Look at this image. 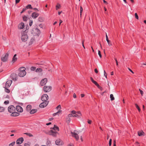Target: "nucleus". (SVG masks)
<instances>
[{
	"mask_svg": "<svg viewBox=\"0 0 146 146\" xmlns=\"http://www.w3.org/2000/svg\"><path fill=\"white\" fill-rule=\"evenodd\" d=\"M29 36L26 30L25 31H22L21 33V39L23 42H27L29 40Z\"/></svg>",
	"mask_w": 146,
	"mask_h": 146,
	"instance_id": "1",
	"label": "nucleus"
},
{
	"mask_svg": "<svg viewBox=\"0 0 146 146\" xmlns=\"http://www.w3.org/2000/svg\"><path fill=\"white\" fill-rule=\"evenodd\" d=\"M32 34L31 36H38L40 33V31L37 28L33 29L31 31Z\"/></svg>",
	"mask_w": 146,
	"mask_h": 146,
	"instance_id": "2",
	"label": "nucleus"
},
{
	"mask_svg": "<svg viewBox=\"0 0 146 146\" xmlns=\"http://www.w3.org/2000/svg\"><path fill=\"white\" fill-rule=\"evenodd\" d=\"M9 52L8 51L5 55H3L1 58V61L3 62H7L8 60V57Z\"/></svg>",
	"mask_w": 146,
	"mask_h": 146,
	"instance_id": "3",
	"label": "nucleus"
},
{
	"mask_svg": "<svg viewBox=\"0 0 146 146\" xmlns=\"http://www.w3.org/2000/svg\"><path fill=\"white\" fill-rule=\"evenodd\" d=\"M79 133L76 131H74L73 132H71V134L72 136L74 137L76 140H78L79 139V137L78 135Z\"/></svg>",
	"mask_w": 146,
	"mask_h": 146,
	"instance_id": "4",
	"label": "nucleus"
},
{
	"mask_svg": "<svg viewBox=\"0 0 146 146\" xmlns=\"http://www.w3.org/2000/svg\"><path fill=\"white\" fill-rule=\"evenodd\" d=\"M8 110L9 112L12 113L15 111V108L13 106L11 105L8 107Z\"/></svg>",
	"mask_w": 146,
	"mask_h": 146,
	"instance_id": "5",
	"label": "nucleus"
},
{
	"mask_svg": "<svg viewBox=\"0 0 146 146\" xmlns=\"http://www.w3.org/2000/svg\"><path fill=\"white\" fill-rule=\"evenodd\" d=\"M51 86H44L43 88V90L45 92H49L51 90Z\"/></svg>",
	"mask_w": 146,
	"mask_h": 146,
	"instance_id": "6",
	"label": "nucleus"
},
{
	"mask_svg": "<svg viewBox=\"0 0 146 146\" xmlns=\"http://www.w3.org/2000/svg\"><path fill=\"white\" fill-rule=\"evenodd\" d=\"M45 102H42L39 105V107L40 108H43L46 107L48 103V101H45Z\"/></svg>",
	"mask_w": 146,
	"mask_h": 146,
	"instance_id": "7",
	"label": "nucleus"
},
{
	"mask_svg": "<svg viewBox=\"0 0 146 146\" xmlns=\"http://www.w3.org/2000/svg\"><path fill=\"white\" fill-rule=\"evenodd\" d=\"M47 82V79L46 78H44L42 79L40 82V84L41 86L45 85Z\"/></svg>",
	"mask_w": 146,
	"mask_h": 146,
	"instance_id": "8",
	"label": "nucleus"
},
{
	"mask_svg": "<svg viewBox=\"0 0 146 146\" xmlns=\"http://www.w3.org/2000/svg\"><path fill=\"white\" fill-rule=\"evenodd\" d=\"M48 98V96L47 94H44L41 97V100L42 101H47Z\"/></svg>",
	"mask_w": 146,
	"mask_h": 146,
	"instance_id": "9",
	"label": "nucleus"
},
{
	"mask_svg": "<svg viewBox=\"0 0 146 146\" xmlns=\"http://www.w3.org/2000/svg\"><path fill=\"white\" fill-rule=\"evenodd\" d=\"M12 82V81L11 80H8L6 83L5 84V87L7 88L10 87L11 84Z\"/></svg>",
	"mask_w": 146,
	"mask_h": 146,
	"instance_id": "10",
	"label": "nucleus"
},
{
	"mask_svg": "<svg viewBox=\"0 0 146 146\" xmlns=\"http://www.w3.org/2000/svg\"><path fill=\"white\" fill-rule=\"evenodd\" d=\"M26 72H22L19 71L18 75L20 77H23L26 75Z\"/></svg>",
	"mask_w": 146,
	"mask_h": 146,
	"instance_id": "11",
	"label": "nucleus"
},
{
	"mask_svg": "<svg viewBox=\"0 0 146 146\" xmlns=\"http://www.w3.org/2000/svg\"><path fill=\"white\" fill-rule=\"evenodd\" d=\"M24 141L23 139V137H21L18 139L16 141V143L17 144L19 145L21 144Z\"/></svg>",
	"mask_w": 146,
	"mask_h": 146,
	"instance_id": "12",
	"label": "nucleus"
},
{
	"mask_svg": "<svg viewBox=\"0 0 146 146\" xmlns=\"http://www.w3.org/2000/svg\"><path fill=\"white\" fill-rule=\"evenodd\" d=\"M16 109L17 111L19 112H22L23 111L22 108L19 106H16Z\"/></svg>",
	"mask_w": 146,
	"mask_h": 146,
	"instance_id": "13",
	"label": "nucleus"
},
{
	"mask_svg": "<svg viewBox=\"0 0 146 146\" xmlns=\"http://www.w3.org/2000/svg\"><path fill=\"white\" fill-rule=\"evenodd\" d=\"M30 37H31V38L29 42V45L32 44L35 40L34 36H31Z\"/></svg>",
	"mask_w": 146,
	"mask_h": 146,
	"instance_id": "14",
	"label": "nucleus"
},
{
	"mask_svg": "<svg viewBox=\"0 0 146 146\" xmlns=\"http://www.w3.org/2000/svg\"><path fill=\"white\" fill-rule=\"evenodd\" d=\"M11 77L13 80L16 81L17 79V76L15 74H12L11 75Z\"/></svg>",
	"mask_w": 146,
	"mask_h": 146,
	"instance_id": "15",
	"label": "nucleus"
},
{
	"mask_svg": "<svg viewBox=\"0 0 146 146\" xmlns=\"http://www.w3.org/2000/svg\"><path fill=\"white\" fill-rule=\"evenodd\" d=\"M71 113L70 114L68 115V117H74V116H76L74 115V114H76V111L74 110H73L70 112Z\"/></svg>",
	"mask_w": 146,
	"mask_h": 146,
	"instance_id": "16",
	"label": "nucleus"
},
{
	"mask_svg": "<svg viewBox=\"0 0 146 146\" xmlns=\"http://www.w3.org/2000/svg\"><path fill=\"white\" fill-rule=\"evenodd\" d=\"M24 26V24L23 23H21L18 25V28L19 29H22L23 28Z\"/></svg>",
	"mask_w": 146,
	"mask_h": 146,
	"instance_id": "17",
	"label": "nucleus"
},
{
	"mask_svg": "<svg viewBox=\"0 0 146 146\" xmlns=\"http://www.w3.org/2000/svg\"><path fill=\"white\" fill-rule=\"evenodd\" d=\"M57 133V132L56 131H54L52 130H51L50 132V135L54 137H55L56 136Z\"/></svg>",
	"mask_w": 146,
	"mask_h": 146,
	"instance_id": "18",
	"label": "nucleus"
},
{
	"mask_svg": "<svg viewBox=\"0 0 146 146\" xmlns=\"http://www.w3.org/2000/svg\"><path fill=\"white\" fill-rule=\"evenodd\" d=\"M39 15V14L36 12H34L32 14V17L33 19H35Z\"/></svg>",
	"mask_w": 146,
	"mask_h": 146,
	"instance_id": "19",
	"label": "nucleus"
},
{
	"mask_svg": "<svg viewBox=\"0 0 146 146\" xmlns=\"http://www.w3.org/2000/svg\"><path fill=\"white\" fill-rule=\"evenodd\" d=\"M138 135L139 136H144L145 135L144 132L142 130L138 131Z\"/></svg>",
	"mask_w": 146,
	"mask_h": 146,
	"instance_id": "20",
	"label": "nucleus"
},
{
	"mask_svg": "<svg viewBox=\"0 0 146 146\" xmlns=\"http://www.w3.org/2000/svg\"><path fill=\"white\" fill-rule=\"evenodd\" d=\"M55 143L57 145H61L62 144V141L59 139L57 140L56 141Z\"/></svg>",
	"mask_w": 146,
	"mask_h": 146,
	"instance_id": "21",
	"label": "nucleus"
},
{
	"mask_svg": "<svg viewBox=\"0 0 146 146\" xmlns=\"http://www.w3.org/2000/svg\"><path fill=\"white\" fill-rule=\"evenodd\" d=\"M19 114V113L17 112L14 111L11 114V115L13 116H18Z\"/></svg>",
	"mask_w": 146,
	"mask_h": 146,
	"instance_id": "22",
	"label": "nucleus"
},
{
	"mask_svg": "<svg viewBox=\"0 0 146 146\" xmlns=\"http://www.w3.org/2000/svg\"><path fill=\"white\" fill-rule=\"evenodd\" d=\"M62 111V110H58V111L57 112L53 113L52 114V115L53 116H54L57 115H59L60 114H61V113Z\"/></svg>",
	"mask_w": 146,
	"mask_h": 146,
	"instance_id": "23",
	"label": "nucleus"
},
{
	"mask_svg": "<svg viewBox=\"0 0 146 146\" xmlns=\"http://www.w3.org/2000/svg\"><path fill=\"white\" fill-rule=\"evenodd\" d=\"M17 56L16 54H15L14 55L13 57V58L12 62L14 63L16 62L17 60V58L16 56Z\"/></svg>",
	"mask_w": 146,
	"mask_h": 146,
	"instance_id": "24",
	"label": "nucleus"
},
{
	"mask_svg": "<svg viewBox=\"0 0 146 146\" xmlns=\"http://www.w3.org/2000/svg\"><path fill=\"white\" fill-rule=\"evenodd\" d=\"M53 129L52 130H53V131H59V129L58 127L57 126L55 125H54V127L53 128Z\"/></svg>",
	"mask_w": 146,
	"mask_h": 146,
	"instance_id": "25",
	"label": "nucleus"
},
{
	"mask_svg": "<svg viewBox=\"0 0 146 146\" xmlns=\"http://www.w3.org/2000/svg\"><path fill=\"white\" fill-rule=\"evenodd\" d=\"M31 105H28L26 107V110L27 111H29L31 109Z\"/></svg>",
	"mask_w": 146,
	"mask_h": 146,
	"instance_id": "26",
	"label": "nucleus"
},
{
	"mask_svg": "<svg viewBox=\"0 0 146 146\" xmlns=\"http://www.w3.org/2000/svg\"><path fill=\"white\" fill-rule=\"evenodd\" d=\"M71 121V119L70 117H68V116L66 119V122L68 123H69Z\"/></svg>",
	"mask_w": 146,
	"mask_h": 146,
	"instance_id": "27",
	"label": "nucleus"
},
{
	"mask_svg": "<svg viewBox=\"0 0 146 146\" xmlns=\"http://www.w3.org/2000/svg\"><path fill=\"white\" fill-rule=\"evenodd\" d=\"M25 69H26L25 67H21L19 68V71L22 72H26L25 71Z\"/></svg>",
	"mask_w": 146,
	"mask_h": 146,
	"instance_id": "28",
	"label": "nucleus"
},
{
	"mask_svg": "<svg viewBox=\"0 0 146 146\" xmlns=\"http://www.w3.org/2000/svg\"><path fill=\"white\" fill-rule=\"evenodd\" d=\"M36 110L35 109H33L30 111V113L31 114H33L36 113Z\"/></svg>",
	"mask_w": 146,
	"mask_h": 146,
	"instance_id": "29",
	"label": "nucleus"
},
{
	"mask_svg": "<svg viewBox=\"0 0 146 146\" xmlns=\"http://www.w3.org/2000/svg\"><path fill=\"white\" fill-rule=\"evenodd\" d=\"M38 19L39 21L41 22L43 21L44 20V18L43 17H39Z\"/></svg>",
	"mask_w": 146,
	"mask_h": 146,
	"instance_id": "30",
	"label": "nucleus"
},
{
	"mask_svg": "<svg viewBox=\"0 0 146 146\" xmlns=\"http://www.w3.org/2000/svg\"><path fill=\"white\" fill-rule=\"evenodd\" d=\"M110 96L111 101H113L114 100L115 98L113 94H111Z\"/></svg>",
	"mask_w": 146,
	"mask_h": 146,
	"instance_id": "31",
	"label": "nucleus"
},
{
	"mask_svg": "<svg viewBox=\"0 0 146 146\" xmlns=\"http://www.w3.org/2000/svg\"><path fill=\"white\" fill-rule=\"evenodd\" d=\"M5 110L4 107L0 106V112H1L4 111Z\"/></svg>",
	"mask_w": 146,
	"mask_h": 146,
	"instance_id": "32",
	"label": "nucleus"
},
{
	"mask_svg": "<svg viewBox=\"0 0 146 146\" xmlns=\"http://www.w3.org/2000/svg\"><path fill=\"white\" fill-rule=\"evenodd\" d=\"M42 71V69L40 68H38L36 70V72H40Z\"/></svg>",
	"mask_w": 146,
	"mask_h": 146,
	"instance_id": "33",
	"label": "nucleus"
},
{
	"mask_svg": "<svg viewBox=\"0 0 146 146\" xmlns=\"http://www.w3.org/2000/svg\"><path fill=\"white\" fill-rule=\"evenodd\" d=\"M26 8V9H32L33 8L31 6V5H27L26 7V8Z\"/></svg>",
	"mask_w": 146,
	"mask_h": 146,
	"instance_id": "34",
	"label": "nucleus"
},
{
	"mask_svg": "<svg viewBox=\"0 0 146 146\" xmlns=\"http://www.w3.org/2000/svg\"><path fill=\"white\" fill-rule=\"evenodd\" d=\"M60 8V4L58 3L56 7V10H57L58 9Z\"/></svg>",
	"mask_w": 146,
	"mask_h": 146,
	"instance_id": "35",
	"label": "nucleus"
},
{
	"mask_svg": "<svg viewBox=\"0 0 146 146\" xmlns=\"http://www.w3.org/2000/svg\"><path fill=\"white\" fill-rule=\"evenodd\" d=\"M6 87H4L5 88V92L8 93H9L10 92V90Z\"/></svg>",
	"mask_w": 146,
	"mask_h": 146,
	"instance_id": "36",
	"label": "nucleus"
},
{
	"mask_svg": "<svg viewBox=\"0 0 146 146\" xmlns=\"http://www.w3.org/2000/svg\"><path fill=\"white\" fill-rule=\"evenodd\" d=\"M56 109L57 110H61V106L60 105H58L56 108Z\"/></svg>",
	"mask_w": 146,
	"mask_h": 146,
	"instance_id": "37",
	"label": "nucleus"
},
{
	"mask_svg": "<svg viewBox=\"0 0 146 146\" xmlns=\"http://www.w3.org/2000/svg\"><path fill=\"white\" fill-rule=\"evenodd\" d=\"M135 105L137 108L138 110V111L139 112H140L141 111V109L139 108V106L136 104H135Z\"/></svg>",
	"mask_w": 146,
	"mask_h": 146,
	"instance_id": "38",
	"label": "nucleus"
},
{
	"mask_svg": "<svg viewBox=\"0 0 146 146\" xmlns=\"http://www.w3.org/2000/svg\"><path fill=\"white\" fill-rule=\"evenodd\" d=\"M106 41H107L108 44L109 46H111L112 45L111 42L109 40V39L106 40Z\"/></svg>",
	"mask_w": 146,
	"mask_h": 146,
	"instance_id": "39",
	"label": "nucleus"
},
{
	"mask_svg": "<svg viewBox=\"0 0 146 146\" xmlns=\"http://www.w3.org/2000/svg\"><path fill=\"white\" fill-rule=\"evenodd\" d=\"M24 134H26L27 135L29 136V137H32L33 136V135L30 133H24Z\"/></svg>",
	"mask_w": 146,
	"mask_h": 146,
	"instance_id": "40",
	"label": "nucleus"
},
{
	"mask_svg": "<svg viewBox=\"0 0 146 146\" xmlns=\"http://www.w3.org/2000/svg\"><path fill=\"white\" fill-rule=\"evenodd\" d=\"M36 69V68L34 66H32L31 68V71H34Z\"/></svg>",
	"mask_w": 146,
	"mask_h": 146,
	"instance_id": "41",
	"label": "nucleus"
},
{
	"mask_svg": "<svg viewBox=\"0 0 146 146\" xmlns=\"http://www.w3.org/2000/svg\"><path fill=\"white\" fill-rule=\"evenodd\" d=\"M15 143V142H13L9 144V146H13Z\"/></svg>",
	"mask_w": 146,
	"mask_h": 146,
	"instance_id": "42",
	"label": "nucleus"
},
{
	"mask_svg": "<svg viewBox=\"0 0 146 146\" xmlns=\"http://www.w3.org/2000/svg\"><path fill=\"white\" fill-rule=\"evenodd\" d=\"M98 54L99 55L100 57V58H101L102 57V55L101 53V52H100V50L98 51Z\"/></svg>",
	"mask_w": 146,
	"mask_h": 146,
	"instance_id": "43",
	"label": "nucleus"
},
{
	"mask_svg": "<svg viewBox=\"0 0 146 146\" xmlns=\"http://www.w3.org/2000/svg\"><path fill=\"white\" fill-rule=\"evenodd\" d=\"M135 18L137 19H139V17H138V16L137 14V13H135Z\"/></svg>",
	"mask_w": 146,
	"mask_h": 146,
	"instance_id": "44",
	"label": "nucleus"
},
{
	"mask_svg": "<svg viewBox=\"0 0 146 146\" xmlns=\"http://www.w3.org/2000/svg\"><path fill=\"white\" fill-rule=\"evenodd\" d=\"M111 141H112V139H110L109 140V145L110 146H111Z\"/></svg>",
	"mask_w": 146,
	"mask_h": 146,
	"instance_id": "45",
	"label": "nucleus"
},
{
	"mask_svg": "<svg viewBox=\"0 0 146 146\" xmlns=\"http://www.w3.org/2000/svg\"><path fill=\"white\" fill-rule=\"evenodd\" d=\"M77 113L78 115H80V117L82 115V114L81 113V112L80 111H78L77 112H76Z\"/></svg>",
	"mask_w": 146,
	"mask_h": 146,
	"instance_id": "46",
	"label": "nucleus"
},
{
	"mask_svg": "<svg viewBox=\"0 0 146 146\" xmlns=\"http://www.w3.org/2000/svg\"><path fill=\"white\" fill-rule=\"evenodd\" d=\"M76 114H74V115L76 116H74V117H80V115H78L76 113Z\"/></svg>",
	"mask_w": 146,
	"mask_h": 146,
	"instance_id": "47",
	"label": "nucleus"
},
{
	"mask_svg": "<svg viewBox=\"0 0 146 146\" xmlns=\"http://www.w3.org/2000/svg\"><path fill=\"white\" fill-rule=\"evenodd\" d=\"M27 17L25 16H24L23 17V20L24 21H27Z\"/></svg>",
	"mask_w": 146,
	"mask_h": 146,
	"instance_id": "48",
	"label": "nucleus"
},
{
	"mask_svg": "<svg viewBox=\"0 0 146 146\" xmlns=\"http://www.w3.org/2000/svg\"><path fill=\"white\" fill-rule=\"evenodd\" d=\"M93 83H94L97 86H98L99 85V84L97 83V82L95 81L93 82Z\"/></svg>",
	"mask_w": 146,
	"mask_h": 146,
	"instance_id": "49",
	"label": "nucleus"
},
{
	"mask_svg": "<svg viewBox=\"0 0 146 146\" xmlns=\"http://www.w3.org/2000/svg\"><path fill=\"white\" fill-rule=\"evenodd\" d=\"M139 91L140 92V93L141 94V95L142 96H143V92L140 89H139Z\"/></svg>",
	"mask_w": 146,
	"mask_h": 146,
	"instance_id": "50",
	"label": "nucleus"
},
{
	"mask_svg": "<svg viewBox=\"0 0 146 146\" xmlns=\"http://www.w3.org/2000/svg\"><path fill=\"white\" fill-rule=\"evenodd\" d=\"M9 103V101L8 100L4 102V104H5L7 105Z\"/></svg>",
	"mask_w": 146,
	"mask_h": 146,
	"instance_id": "51",
	"label": "nucleus"
},
{
	"mask_svg": "<svg viewBox=\"0 0 146 146\" xmlns=\"http://www.w3.org/2000/svg\"><path fill=\"white\" fill-rule=\"evenodd\" d=\"M80 13H82V11H83V9L82 8V6H80Z\"/></svg>",
	"mask_w": 146,
	"mask_h": 146,
	"instance_id": "52",
	"label": "nucleus"
},
{
	"mask_svg": "<svg viewBox=\"0 0 146 146\" xmlns=\"http://www.w3.org/2000/svg\"><path fill=\"white\" fill-rule=\"evenodd\" d=\"M26 10V8L23 9V10L21 12V13H23V12H24V11H25Z\"/></svg>",
	"mask_w": 146,
	"mask_h": 146,
	"instance_id": "53",
	"label": "nucleus"
},
{
	"mask_svg": "<svg viewBox=\"0 0 146 146\" xmlns=\"http://www.w3.org/2000/svg\"><path fill=\"white\" fill-rule=\"evenodd\" d=\"M115 62H116V65L117 66H118V62H117V61L116 59V58H115Z\"/></svg>",
	"mask_w": 146,
	"mask_h": 146,
	"instance_id": "54",
	"label": "nucleus"
},
{
	"mask_svg": "<svg viewBox=\"0 0 146 146\" xmlns=\"http://www.w3.org/2000/svg\"><path fill=\"white\" fill-rule=\"evenodd\" d=\"M97 87L98 88L100 89L101 90H102V88L99 85Z\"/></svg>",
	"mask_w": 146,
	"mask_h": 146,
	"instance_id": "55",
	"label": "nucleus"
},
{
	"mask_svg": "<svg viewBox=\"0 0 146 146\" xmlns=\"http://www.w3.org/2000/svg\"><path fill=\"white\" fill-rule=\"evenodd\" d=\"M90 78L91 81L93 83L95 81L92 77H91Z\"/></svg>",
	"mask_w": 146,
	"mask_h": 146,
	"instance_id": "56",
	"label": "nucleus"
},
{
	"mask_svg": "<svg viewBox=\"0 0 146 146\" xmlns=\"http://www.w3.org/2000/svg\"><path fill=\"white\" fill-rule=\"evenodd\" d=\"M24 146H30V145L28 143H25Z\"/></svg>",
	"mask_w": 146,
	"mask_h": 146,
	"instance_id": "57",
	"label": "nucleus"
},
{
	"mask_svg": "<svg viewBox=\"0 0 146 146\" xmlns=\"http://www.w3.org/2000/svg\"><path fill=\"white\" fill-rule=\"evenodd\" d=\"M92 121L90 120H88V122L89 124H90Z\"/></svg>",
	"mask_w": 146,
	"mask_h": 146,
	"instance_id": "58",
	"label": "nucleus"
},
{
	"mask_svg": "<svg viewBox=\"0 0 146 146\" xmlns=\"http://www.w3.org/2000/svg\"><path fill=\"white\" fill-rule=\"evenodd\" d=\"M94 71H95V72L96 73H98V70H97V68H95V69Z\"/></svg>",
	"mask_w": 146,
	"mask_h": 146,
	"instance_id": "59",
	"label": "nucleus"
},
{
	"mask_svg": "<svg viewBox=\"0 0 146 146\" xmlns=\"http://www.w3.org/2000/svg\"><path fill=\"white\" fill-rule=\"evenodd\" d=\"M68 146H74L73 144L72 143H70L68 145Z\"/></svg>",
	"mask_w": 146,
	"mask_h": 146,
	"instance_id": "60",
	"label": "nucleus"
},
{
	"mask_svg": "<svg viewBox=\"0 0 146 146\" xmlns=\"http://www.w3.org/2000/svg\"><path fill=\"white\" fill-rule=\"evenodd\" d=\"M113 146H116V142L115 140L114 141Z\"/></svg>",
	"mask_w": 146,
	"mask_h": 146,
	"instance_id": "61",
	"label": "nucleus"
},
{
	"mask_svg": "<svg viewBox=\"0 0 146 146\" xmlns=\"http://www.w3.org/2000/svg\"><path fill=\"white\" fill-rule=\"evenodd\" d=\"M128 70L131 72L133 74H134L133 72L129 68H128Z\"/></svg>",
	"mask_w": 146,
	"mask_h": 146,
	"instance_id": "62",
	"label": "nucleus"
},
{
	"mask_svg": "<svg viewBox=\"0 0 146 146\" xmlns=\"http://www.w3.org/2000/svg\"><path fill=\"white\" fill-rule=\"evenodd\" d=\"M20 1V0H15V3L16 4L19 3Z\"/></svg>",
	"mask_w": 146,
	"mask_h": 146,
	"instance_id": "63",
	"label": "nucleus"
},
{
	"mask_svg": "<svg viewBox=\"0 0 146 146\" xmlns=\"http://www.w3.org/2000/svg\"><path fill=\"white\" fill-rule=\"evenodd\" d=\"M62 22V21L61 20H60V23L59 24V25L60 26Z\"/></svg>",
	"mask_w": 146,
	"mask_h": 146,
	"instance_id": "64",
	"label": "nucleus"
}]
</instances>
